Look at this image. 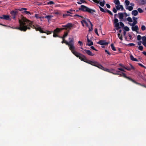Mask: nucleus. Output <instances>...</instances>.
<instances>
[{"label":"nucleus","instance_id":"obj_54","mask_svg":"<svg viewBox=\"0 0 146 146\" xmlns=\"http://www.w3.org/2000/svg\"><path fill=\"white\" fill-rule=\"evenodd\" d=\"M106 7H107V8H110V5L109 4H106Z\"/></svg>","mask_w":146,"mask_h":146},{"label":"nucleus","instance_id":"obj_41","mask_svg":"<svg viewBox=\"0 0 146 146\" xmlns=\"http://www.w3.org/2000/svg\"><path fill=\"white\" fill-rule=\"evenodd\" d=\"M106 12H107L108 13L110 14L111 15H112L113 14L112 12L110 11L107 10H106Z\"/></svg>","mask_w":146,"mask_h":146},{"label":"nucleus","instance_id":"obj_29","mask_svg":"<svg viewBox=\"0 0 146 146\" xmlns=\"http://www.w3.org/2000/svg\"><path fill=\"white\" fill-rule=\"evenodd\" d=\"M67 35L68 33H65L62 37H60V38L65 39V38L67 36Z\"/></svg>","mask_w":146,"mask_h":146},{"label":"nucleus","instance_id":"obj_63","mask_svg":"<svg viewBox=\"0 0 146 146\" xmlns=\"http://www.w3.org/2000/svg\"><path fill=\"white\" fill-rule=\"evenodd\" d=\"M92 62V61H90L88 62V63L89 64H91Z\"/></svg>","mask_w":146,"mask_h":146},{"label":"nucleus","instance_id":"obj_16","mask_svg":"<svg viewBox=\"0 0 146 146\" xmlns=\"http://www.w3.org/2000/svg\"><path fill=\"white\" fill-rule=\"evenodd\" d=\"M132 14L133 15L136 16L138 14V12L137 10H135L132 11Z\"/></svg>","mask_w":146,"mask_h":146},{"label":"nucleus","instance_id":"obj_30","mask_svg":"<svg viewBox=\"0 0 146 146\" xmlns=\"http://www.w3.org/2000/svg\"><path fill=\"white\" fill-rule=\"evenodd\" d=\"M118 38L120 39L121 40H123L122 36L121 35L120 33H118L117 35Z\"/></svg>","mask_w":146,"mask_h":146},{"label":"nucleus","instance_id":"obj_33","mask_svg":"<svg viewBox=\"0 0 146 146\" xmlns=\"http://www.w3.org/2000/svg\"><path fill=\"white\" fill-rule=\"evenodd\" d=\"M125 3L126 5V6H128L129 4V1L127 0H126L125 1Z\"/></svg>","mask_w":146,"mask_h":146},{"label":"nucleus","instance_id":"obj_28","mask_svg":"<svg viewBox=\"0 0 146 146\" xmlns=\"http://www.w3.org/2000/svg\"><path fill=\"white\" fill-rule=\"evenodd\" d=\"M80 2H78V3L79 4H81L82 3H84L85 2L84 0H80Z\"/></svg>","mask_w":146,"mask_h":146},{"label":"nucleus","instance_id":"obj_10","mask_svg":"<svg viewBox=\"0 0 146 146\" xmlns=\"http://www.w3.org/2000/svg\"><path fill=\"white\" fill-rule=\"evenodd\" d=\"M97 43L101 45H107L108 44V42H106V41L104 40H100L97 42Z\"/></svg>","mask_w":146,"mask_h":146},{"label":"nucleus","instance_id":"obj_64","mask_svg":"<svg viewBox=\"0 0 146 146\" xmlns=\"http://www.w3.org/2000/svg\"><path fill=\"white\" fill-rule=\"evenodd\" d=\"M13 19H15V15H13Z\"/></svg>","mask_w":146,"mask_h":146},{"label":"nucleus","instance_id":"obj_27","mask_svg":"<svg viewBox=\"0 0 146 146\" xmlns=\"http://www.w3.org/2000/svg\"><path fill=\"white\" fill-rule=\"evenodd\" d=\"M141 29L142 31H144L146 29L145 26L143 25H142L141 26Z\"/></svg>","mask_w":146,"mask_h":146},{"label":"nucleus","instance_id":"obj_19","mask_svg":"<svg viewBox=\"0 0 146 146\" xmlns=\"http://www.w3.org/2000/svg\"><path fill=\"white\" fill-rule=\"evenodd\" d=\"M27 10V9L25 8H22L21 9V11L24 10V12H25L26 14L27 15H29L30 14V12L29 11H27L26 10Z\"/></svg>","mask_w":146,"mask_h":146},{"label":"nucleus","instance_id":"obj_57","mask_svg":"<svg viewBox=\"0 0 146 146\" xmlns=\"http://www.w3.org/2000/svg\"><path fill=\"white\" fill-rule=\"evenodd\" d=\"M141 42L140 41V42H137V44L139 45H140L141 44Z\"/></svg>","mask_w":146,"mask_h":146},{"label":"nucleus","instance_id":"obj_50","mask_svg":"<svg viewBox=\"0 0 146 146\" xmlns=\"http://www.w3.org/2000/svg\"><path fill=\"white\" fill-rule=\"evenodd\" d=\"M117 9L114 8L113 9V11L114 13H116L117 12Z\"/></svg>","mask_w":146,"mask_h":146},{"label":"nucleus","instance_id":"obj_22","mask_svg":"<svg viewBox=\"0 0 146 146\" xmlns=\"http://www.w3.org/2000/svg\"><path fill=\"white\" fill-rule=\"evenodd\" d=\"M137 23V21L135 20L132 23L130 24V25L131 26H135L136 24Z\"/></svg>","mask_w":146,"mask_h":146},{"label":"nucleus","instance_id":"obj_3","mask_svg":"<svg viewBox=\"0 0 146 146\" xmlns=\"http://www.w3.org/2000/svg\"><path fill=\"white\" fill-rule=\"evenodd\" d=\"M76 15L79 16L81 18H83V19L81 21V23L82 24V25L84 27L85 26V24L86 25V26L87 27H88L89 25H90L92 26V24L90 21V20L88 19L83 18V17L82 16H79L78 15Z\"/></svg>","mask_w":146,"mask_h":146},{"label":"nucleus","instance_id":"obj_47","mask_svg":"<svg viewBox=\"0 0 146 146\" xmlns=\"http://www.w3.org/2000/svg\"><path fill=\"white\" fill-rule=\"evenodd\" d=\"M78 43L79 44H80V45L81 46H82L83 45V43L81 41H78Z\"/></svg>","mask_w":146,"mask_h":146},{"label":"nucleus","instance_id":"obj_6","mask_svg":"<svg viewBox=\"0 0 146 146\" xmlns=\"http://www.w3.org/2000/svg\"><path fill=\"white\" fill-rule=\"evenodd\" d=\"M63 27H65V28H62L60 29L61 30H63L64 29L70 30L71 29V28L72 27V23H68L67 25H63Z\"/></svg>","mask_w":146,"mask_h":146},{"label":"nucleus","instance_id":"obj_36","mask_svg":"<svg viewBox=\"0 0 146 146\" xmlns=\"http://www.w3.org/2000/svg\"><path fill=\"white\" fill-rule=\"evenodd\" d=\"M118 23V20L116 18H115L114 20V23Z\"/></svg>","mask_w":146,"mask_h":146},{"label":"nucleus","instance_id":"obj_51","mask_svg":"<svg viewBox=\"0 0 146 146\" xmlns=\"http://www.w3.org/2000/svg\"><path fill=\"white\" fill-rule=\"evenodd\" d=\"M72 11V10H70V11H67L66 12L68 13H71H71H72L71 12Z\"/></svg>","mask_w":146,"mask_h":146},{"label":"nucleus","instance_id":"obj_59","mask_svg":"<svg viewBox=\"0 0 146 146\" xmlns=\"http://www.w3.org/2000/svg\"><path fill=\"white\" fill-rule=\"evenodd\" d=\"M94 63L93 62H92L91 63V64L92 65H94V66H95V65H94Z\"/></svg>","mask_w":146,"mask_h":146},{"label":"nucleus","instance_id":"obj_9","mask_svg":"<svg viewBox=\"0 0 146 146\" xmlns=\"http://www.w3.org/2000/svg\"><path fill=\"white\" fill-rule=\"evenodd\" d=\"M0 18L9 21H11V19L10 18L9 16L8 15H3L2 16L0 17Z\"/></svg>","mask_w":146,"mask_h":146},{"label":"nucleus","instance_id":"obj_34","mask_svg":"<svg viewBox=\"0 0 146 146\" xmlns=\"http://www.w3.org/2000/svg\"><path fill=\"white\" fill-rule=\"evenodd\" d=\"M142 40V42L146 41V37L145 36H143L141 38Z\"/></svg>","mask_w":146,"mask_h":146},{"label":"nucleus","instance_id":"obj_52","mask_svg":"<svg viewBox=\"0 0 146 146\" xmlns=\"http://www.w3.org/2000/svg\"><path fill=\"white\" fill-rule=\"evenodd\" d=\"M105 52H107V54H108L109 55H110L111 54H110V52L106 50H105Z\"/></svg>","mask_w":146,"mask_h":146},{"label":"nucleus","instance_id":"obj_44","mask_svg":"<svg viewBox=\"0 0 146 146\" xmlns=\"http://www.w3.org/2000/svg\"><path fill=\"white\" fill-rule=\"evenodd\" d=\"M70 15L69 14H65L63 15V16L64 17H65L67 16H70Z\"/></svg>","mask_w":146,"mask_h":146},{"label":"nucleus","instance_id":"obj_49","mask_svg":"<svg viewBox=\"0 0 146 146\" xmlns=\"http://www.w3.org/2000/svg\"><path fill=\"white\" fill-rule=\"evenodd\" d=\"M118 69L122 71L125 72L124 69L122 68H119Z\"/></svg>","mask_w":146,"mask_h":146},{"label":"nucleus","instance_id":"obj_7","mask_svg":"<svg viewBox=\"0 0 146 146\" xmlns=\"http://www.w3.org/2000/svg\"><path fill=\"white\" fill-rule=\"evenodd\" d=\"M119 15V19L121 20H122L123 18V17L125 16L126 17L127 16H128L129 15H127V14L126 13H118Z\"/></svg>","mask_w":146,"mask_h":146},{"label":"nucleus","instance_id":"obj_8","mask_svg":"<svg viewBox=\"0 0 146 146\" xmlns=\"http://www.w3.org/2000/svg\"><path fill=\"white\" fill-rule=\"evenodd\" d=\"M61 30L60 29L58 28H57L56 29L54 30L53 33V37H58L57 33L59 32Z\"/></svg>","mask_w":146,"mask_h":146},{"label":"nucleus","instance_id":"obj_37","mask_svg":"<svg viewBox=\"0 0 146 146\" xmlns=\"http://www.w3.org/2000/svg\"><path fill=\"white\" fill-rule=\"evenodd\" d=\"M138 11L140 13H142L143 11V10L140 8H138Z\"/></svg>","mask_w":146,"mask_h":146},{"label":"nucleus","instance_id":"obj_23","mask_svg":"<svg viewBox=\"0 0 146 146\" xmlns=\"http://www.w3.org/2000/svg\"><path fill=\"white\" fill-rule=\"evenodd\" d=\"M17 13V11H11V14L13 16V15H16V13Z\"/></svg>","mask_w":146,"mask_h":146},{"label":"nucleus","instance_id":"obj_53","mask_svg":"<svg viewBox=\"0 0 146 146\" xmlns=\"http://www.w3.org/2000/svg\"><path fill=\"white\" fill-rule=\"evenodd\" d=\"M90 47H91V48L92 49H93V50H96V51H97V50L96 49H95V48H94V46H91Z\"/></svg>","mask_w":146,"mask_h":146},{"label":"nucleus","instance_id":"obj_46","mask_svg":"<svg viewBox=\"0 0 146 146\" xmlns=\"http://www.w3.org/2000/svg\"><path fill=\"white\" fill-rule=\"evenodd\" d=\"M95 32L98 36H99L97 29H95Z\"/></svg>","mask_w":146,"mask_h":146},{"label":"nucleus","instance_id":"obj_35","mask_svg":"<svg viewBox=\"0 0 146 146\" xmlns=\"http://www.w3.org/2000/svg\"><path fill=\"white\" fill-rule=\"evenodd\" d=\"M123 29L126 31H129V29L128 27L127 26L125 27Z\"/></svg>","mask_w":146,"mask_h":146},{"label":"nucleus","instance_id":"obj_56","mask_svg":"<svg viewBox=\"0 0 146 146\" xmlns=\"http://www.w3.org/2000/svg\"><path fill=\"white\" fill-rule=\"evenodd\" d=\"M130 5H131V6H132V7L133 6H134V3H131Z\"/></svg>","mask_w":146,"mask_h":146},{"label":"nucleus","instance_id":"obj_2","mask_svg":"<svg viewBox=\"0 0 146 146\" xmlns=\"http://www.w3.org/2000/svg\"><path fill=\"white\" fill-rule=\"evenodd\" d=\"M62 43H65L66 45H68L69 49L77 57L79 58L81 60L83 61L84 59L85 56L77 52L76 50V48L74 45V42L73 38H69L70 40L69 42L66 41L64 38H62Z\"/></svg>","mask_w":146,"mask_h":146},{"label":"nucleus","instance_id":"obj_58","mask_svg":"<svg viewBox=\"0 0 146 146\" xmlns=\"http://www.w3.org/2000/svg\"><path fill=\"white\" fill-rule=\"evenodd\" d=\"M124 68L126 69L127 70H130L131 69L130 68H126V67H124Z\"/></svg>","mask_w":146,"mask_h":146},{"label":"nucleus","instance_id":"obj_21","mask_svg":"<svg viewBox=\"0 0 146 146\" xmlns=\"http://www.w3.org/2000/svg\"><path fill=\"white\" fill-rule=\"evenodd\" d=\"M126 8L127 9H128L129 11H132L133 9V7L132 6H126Z\"/></svg>","mask_w":146,"mask_h":146},{"label":"nucleus","instance_id":"obj_24","mask_svg":"<svg viewBox=\"0 0 146 146\" xmlns=\"http://www.w3.org/2000/svg\"><path fill=\"white\" fill-rule=\"evenodd\" d=\"M114 3L116 5H118L120 4V2L119 0H115L114 1Z\"/></svg>","mask_w":146,"mask_h":146},{"label":"nucleus","instance_id":"obj_60","mask_svg":"<svg viewBox=\"0 0 146 146\" xmlns=\"http://www.w3.org/2000/svg\"><path fill=\"white\" fill-rule=\"evenodd\" d=\"M129 45L131 46H133L135 45V44L133 43H131L129 44Z\"/></svg>","mask_w":146,"mask_h":146},{"label":"nucleus","instance_id":"obj_4","mask_svg":"<svg viewBox=\"0 0 146 146\" xmlns=\"http://www.w3.org/2000/svg\"><path fill=\"white\" fill-rule=\"evenodd\" d=\"M79 9L91 13H94L95 12V10L90 9L84 5H81L80 7L79 8Z\"/></svg>","mask_w":146,"mask_h":146},{"label":"nucleus","instance_id":"obj_32","mask_svg":"<svg viewBox=\"0 0 146 146\" xmlns=\"http://www.w3.org/2000/svg\"><path fill=\"white\" fill-rule=\"evenodd\" d=\"M127 21L129 22H132L133 21L131 18L130 17H128L127 19Z\"/></svg>","mask_w":146,"mask_h":146},{"label":"nucleus","instance_id":"obj_1","mask_svg":"<svg viewBox=\"0 0 146 146\" xmlns=\"http://www.w3.org/2000/svg\"><path fill=\"white\" fill-rule=\"evenodd\" d=\"M19 22L20 24V27H18L12 28L14 29H18L21 31H25L27 29H30V27L33 28H35L36 31H38L40 33H43V31L42 29L39 26H35L32 25V22L29 21L26 19L23 18L21 20H19Z\"/></svg>","mask_w":146,"mask_h":146},{"label":"nucleus","instance_id":"obj_20","mask_svg":"<svg viewBox=\"0 0 146 146\" xmlns=\"http://www.w3.org/2000/svg\"><path fill=\"white\" fill-rule=\"evenodd\" d=\"M130 58L133 61H137V59L136 58H134L132 55H130Z\"/></svg>","mask_w":146,"mask_h":146},{"label":"nucleus","instance_id":"obj_61","mask_svg":"<svg viewBox=\"0 0 146 146\" xmlns=\"http://www.w3.org/2000/svg\"><path fill=\"white\" fill-rule=\"evenodd\" d=\"M123 34L124 36H125L126 34V32L125 31H124Z\"/></svg>","mask_w":146,"mask_h":146},{"label":"nucleus","instance_id":"obj_31","mask_svg":"<svg viewBox=\"0 0 146 146\" xmlns=\"http://www.w3.org/2000/svg\"><path fill=\"white\" fill-rule=\"evenodd\" d=\"M141 3L142 5H144L146 4V0H140Z\"/></svg>","mask_w":146,"mask_h":146},{"label":"nucleus","instance_id":"obj_48","mask_svg":"<svg viewBox=\"0 0 146 146\" xmlns=\"http://www.w3.org/2000/svg\"><path fill=\"white\" fill-rule=\"evenodd\" d=\"M142 44L145 47H146V41L144 42H142Z\"/></svg>","mask_w":146,"mask_h":146},{"label":"nucleus","instance_id":"obj_38","mask_svg":"<svg viewBox=\"0 0 146 146\" xmlns=\"http://www.w3.org/2000/svg\"><path fill=\"white\" fill-rule=\"evenodd\" d=\"M138 49L141 50H142L143 49V47L142 46H139L138 47Z\"/></svg>","mask_w":146,"mask_h":146},{"label":"nucleus","instance_id":"obj_39","mask_svg":"<svg viewBox=\"0 0 146 146\" xmlns=\"http://www.w3.org/2000/svg\"><path fill=\"white\" fill-rule=\"evenodd\" d=\"M141 39V36L139 35H138L137 36V40H139Z\"/></svg>","mask_w":146,"mask_h":146},{"label":"nucleus","instance_id":"obj_17","mask_svg":"<svg viewBox=\"0 0 146 146\" xmlns=\"http://www.w3.org/2000/svg\"><path fill=\"white\" fill-rule=\"evenodd\" d=\"M53 17V16L52 15H47L45 16L44 18H46L49 21Z\"/></svg>","mask_w":146,"mask_h":146},{"label":"nucleus","instance_id":"obj_25","mask_svg":"<svg viewBox=\"0 0 146 146\" xmlns=\"http://www.w3.org/2000/svg\"><path fill=\"white\" fill-rule=\"evenodd\" d=\"M111 47L113 50L114 51H116V49L113 44H111Z\"/></svg>","mask_w":146,"mask_h":146},{"label":"nucleus","instance_id":"obj_5","mask_svg":"<svg viewBox=\"0 0 146 146\" xmlns=\"http://www.w3.org/2000/svg\"><path fill=\"white\" fill-rule=\"evenodd\" d=\"M117 72V73H113V74H115L119 75L121 76H123V77H125V78H128V79H129V80H130L132 81L133 82L136 83V84H139L140 85H141L140 84H138V83H137V82H136L133 80L131 79H130L129 77H127V76H126V75H125V74H124V73L122 72V73H120L118 71V72Z\"/></svg>","mask_w":146,"mask_h":146},{"label":"nucleus","instance_id":"obj_45","mask_svg":"<svg viewBox=\"0 0 146 146\" xmlns=\"http://www.w3.org/2000/svg\"><path fill=\"white\" fill-rule=\"evenodd\" d=\"M119 24L122 27H123L124 26L123 23L121 22H119Z\"/></svg>","mask_w":146,"mask_h":146},{"label":"nucleus","instance_id":"obj_40","mask_svg":"<svg viewBox=\"0 0 146 146\" xmlns=\"http://www.w3.org/2000/svg\"><path fill=\"white\" fill-rule=\"evenodd\" d=\"M92 27H93V25L92 24V26L91 25V27H89V31H92V30H93Z\"/></svg>","mask_w":146,"mask_h":146},{"label":"nucleus","instance_id":"obj_55","mask_svg":"<svg viewBox=\"0 0 146 146\" xmlns=\"http://www.w3.org/2000/svg\"><path fill=\"white\" fill-rule=\"evenodd\" d=\"M139 65L140 66H141L142 67H143L146 68H145V67L142 64H139Z\"/></svg>","mask_w":146,"mask_h":146},{"label":"nucleus","instance_id":"obj_42","mask_svg":"<svg viewBox=\"0 0 146 146\" xmlns=\"http://www.w3.org/2000/svg\"><path fill=\"white\" fill-rule=\"evenodd\" d=\"M100 5L102 7H103L104 6V3H103L102 1L100 2Z\"/></svg>","mask_w":146,"mask_h":146},{"label":"nucleus","instance_id":"obj_26","mask_svg":"<svg viewBox=\"0 0 146 146\" xmlns=\"http://www.w3.org/2000/svg\"><path fill=\"white\" fill-rule=\"evenodd\" d=\"M99 7L100 8V10L103 12H106V10H105L103 8H102L101 7L99 6Z\"/></svg>","mask_w":146,"mask_h":146},{"label":"nucleus","instance_id":"obj_12","mask_svg":"<svg viewBox=\"0 0 146 146\" xmlns=\"http://www.w3.org/2000/svg\"><path fill=\"white\" fill-rule=\"evenodd\" d=\"M82 52L84 53L85 52L86 53L90 56H93L94 55V54H93L90 50H84V51H83Z\"/></svg>","mask_w":146,"mask_h":146},{"label":"nucleus","instance_id":"obj_62","mask_svg":"<svg viewBox=\"0 0 146 146\" xmlns=\"http://www.w3.org/2000/svg\"><path fill=\"white\" fill-rule=\"evenodd\" d=\"M143 53L146 56V52H143Z\"/></svg>","mask_w":146,"mask_h":146},{"label":"nucleus","instance_id":"obj_11","mask_svg":"<svg viewBox=\"0 0 146 146\" xmlns=\"http://www.w3.org/2000/svg\"><path fill=\"white\" fill-rule=\"evenodd\" d=\"M131 29L133 31H135L137 33H139L138 31L139 28L137 25L132 26Z\"/></svg>","mask_w":146,"mask_h":146},{"label":"nucleus","instance_id":"obj_15","mask_svg":"<svg viewBox=\"0 0 146 146\" xmlns=\"http://www.w3.org/2000/svg\"><path fill=\"white\" fill-rule=\"evenodd\" d=\"M88 45L89 46L92 45H93V42L92 41H91L89 38H88Z\"/></svg>","mask_w":146,"mask_h":146},{"label":"nucleus","instance_id":"obj_13","mask_svg":"<svg viewBox=\"0 0 146 146\" xmlns=\"http://www.w3.org/2000/svg\"><path fill=\"white\" fill-rule=\"evenodd\" d=\"M97 67L98 68H99L101 69H102L103 70H104L105 71L108 72H111L110 70H109V69H108L105 68L103 67L101 65H99L98 66H97Z\"/></svg>","mask_w":146,"mask_h":146},{"label":"nucleus","instance_id":"obj_43","mask_svg":"<svg viewBox=\"0 0 146 146\" xmlns=\"http://www.w3.org/2000/svg\"><path fill=\"white\" fill-rule=\"evenodd\" d=\"M48 4L52 5L54 4V2L52 1H50L48 3Z\"/></svg>","mask_w":146,"mask_h":146},{"label":"nucleus","instance_id":"obj_14","mask_svg":"<svg viewBox=\"0 0 146 146\" xmlns=\"http://www.w3.org/2000/svg\"><path fill=\"white\" fill-rule=\"evenodd\" d=\"M115 7L117 10H119L121 9V10L122 11L123 9V7L122 5H118L115 6Z\"/></svg>","mask_w":146,"mask_h":146},{"label":"nucleus","instance_id":"obj_18","mask_svg":"<svg viewBox=\"0 0 146 146\" xmlns=\"http://www.w3.org/2000/svg\"><path fill=\"white\" fill-rule=\"evenodd\" d=\"M114 24V26L116 27V29L117 30H118L120 28V27H119V23Z\"/></svg>","mask_w":146,"mask_h":146}]
</instances>
